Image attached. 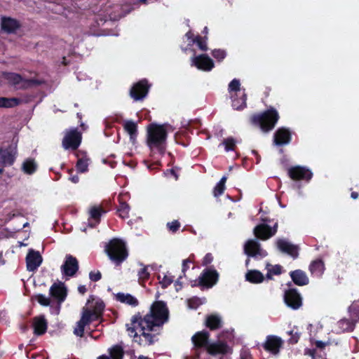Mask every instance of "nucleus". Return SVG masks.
<instances>
[{
    "label": "nucleus",
    "instance_id": "f257e3e1",
    "mask_svg": "<svg viewBox=\"0 0 359 359\" xmlns=\"http://www.w3.org/2000/svg\"><path fill=\"white\" fill-rule=\"evenodd\" d=\"M169 311L166 304L161 301L152 304L149 312L144 318L134 317L131 326L128 327V334L140 344L153 342V335L150 332L162 326L168 321Z\"/></svg>",
    "mask_w": 359,
    "mask_h": 359
},
{
    "label": "nucleus",
    "instance_id": "f03ea898",
    "mask_svg": "<svg viewBox=\"0 0 359 359\" xmlns=\"http://www.w3.org/2000/svg\"><path fill=\"white\" fill-rule=\"evenodd\" d=\"M104 309L103 301L95 296H90L86 306L83 308L80 320L76 323L74 333L79 337H82L86 325L93 320H97L102 316Z\"/></svg>",
    "mask_w": 359,
    "mask_h": 359
},
{
    "label": "nucleus",
    "instance_id": "7ed1b4c3",
    "mask_svg": "<svg viewBox=\"0 0 359 359\" xmlns=\"http://www.w3.org/2000/svg\"><path fill=\"white\" fill-rule=\"evenodd\" d=\"M171 126L169 124L151 123L147 126V144L151 151L163 154L165 151L167 133Z\"/></svg>",
    "mask_w": 359,
    "mask_h": 359
},
{
    "label": "nucleus",
    "instance_id": "20e7f679",
    "mask_svg": "<svg viewBox=\"0 0 359 359\" xmlns=\"http://www.w3.org/2000/svg\"><path fill=\"white\" fill-rule=\"evenodd\" d=\"M208 337L209 334L207 332H199L192 337V341L195 346H205L208 353L212 355H224L231 352V348L222 341L208 344Z\"/></svg>",
    "mask_w": 359,
    "mask_h": 359
},
{
    "label": "nucleus",
    "instance_id": "39448f33",
    "mask_svg": "<svg viewBox=\"0 0 359 359\" xmlns=\"http://www.w3.org/2000/svg\"><path fill=\"white\" fill-rule=\"evenodd\" d=\"M279 118L278 111L271 108L269 110L256 114L252 117V123L260 128L263 132H269L272 130Z\"/></svg>",
    "mask_w": 359,
    "mask_h": 359
},
{
    "label": "nucleus",
    "instance_id": "423d86ee",
    "mask_svg": "<svg viewBox=\"0 0 359 359\" xmlns=\"http://www.w3.org/2000/svg\"><path fill=\"white\" fill-rule=\"evenodd\" d=\"M105 251L109 259L119 264L128 257L125 243L120 239L114 238L106 245Z\"/></svg>",
    "mask_w": 359,
    "mask_h": 359
},
{
    "label": "nucleus",
    "instance_id": "0eeeda50",
    "mask_svg": "<svg viewBox=\"0 0 359 359\" xmlns=\"http://www.w3.org/2000/svg\"><path fill=\"white\" fill-rule=\"evenodd\" d=\"M81 135L76 129L67 131L62 140V146L65 149H76L80 144Z\"/></svg>",
    "mask_w": 359,
    "mask_h": 359
},
{
    "label": "nucleus",
    "instance_id": "6e6552de",
    "mask_svg": "<svg viewBox=\"0 0 359 359\" xmlns=\"http://www.w3.org/2000/svg\"><path fill=\"white\" fill-rule=\"evenodd\" d=\"M192 66L196 67L198 69L203 71H210L214 67L212 60L207 55H201L194 56L191 59Z\"/></svg>",
    "mask_w": 359,
    "mask_h": 359
},
{
    "label": "nucleus",
    "instance_id": "1a4fd4ad",
    "mask_svg": "<svg viewBox=\"0 0 359 359\" xmlns=\"http://www.w3.org/2000/svg\"><path fill=\"white\" fill-rule=\"evenodd\" d=\"M288 175L294 180H310L313 176V173L309 169L299 165L289 168Z\"/></svg>",
    "mask_w": 359,
    "mask_h": 359
},
{
    "label": "nucleus",
    "instance_id": "9d476101",
    "mask_svg": "<svg viewBox=\"0 0 359 359\" xmlns=\"http://www.w3.org/2000/svg\"><path fill=\"white\" fill-rule=\"evenodd\" d=\"M79 269V263L77 259L70 255H68L65 257V260L64 264L61 266V271L64 276H73Z\"/></svg>",
    "mask_w": 359,
    "mask_h": 359
},
{
    "label": "nucleus",
    "instance_id": "9b49d317",
    "mask_svg": "<svg viewBox=\"0 0 359 359\" xmlns=\"http://www.w3.org/2000/svg\"><path fill=\"white\" fill-rule=\"evenodd\" d=\"M245 253L248 256L255 257H264L267 252L260 248L259 243L255 240H249L244 246Z\"/></svg>",
    "mask_w": 359,
    "mask_h": 359
},
{
    "label": "nucleus",
    "instance_id": "f8f14e48",
    "mask_svg": "<svg viewBox=\"0 0 359 359\" xmlns=\"http://www.w3.org/2000/svg\"><path fill=\"white\" fill-rule=\"evenodd\" d=\"M278 224L276 223L273 228H271L269 226L265 224H262L257 225L254 229V233L255 236L262 240H267L273 235L276 234L277 231Z\"/></svg>",
    "mask_w": 359,
    "mask_h": 359
},
{
    "label": "nucleus",
    "instance_id": "ddd939ff",
    "mask_svg": "<svg viewBox=\"0 0 359 359\" xmlns=\"http://www.w3.org/2000/svg\"><path fill=\"white\" fill-rule=\"evenodd\" d=\"M217 272L215 269H207L199 277V285L208 288L212 287L217 283Z\"/></svg>",
    "mask_w": 359,
    "mask_h": 359
},
{
    "label": "nucleus",
    "instance_id": "4468645a",
    "mask_svg": "<svg viewBox=\"0 0 359 359\" xmlns=\"http://www.w3.org/2000/svg\"><path fill=\"white\" fill-rule=\"evenodd\" d=\"M149 88L147 81L142 80L133 86L130 90V96L136 101L142 100L147 96Z\"/></svg>",
    "mask_w": 359,
    "mask_h": 359
},
{
    "label": "nucleus",
    "instance_id": "2eb2a0df",
    "mask_svg": "<svg viewBox=\"0 0 359 359\" xmlns=\"http://www.w3.org/2000/svg\"><path fill=\"white\" fill-rule=\"evenodd\" d=\"M4 75L9 83L18 88H26L31 84L39 83L35 80L24 81L20 75L15 73H5Z\"/></svg>",
    "mask_w": 359,
    "mask_h": 359
},
{
    "label": "nucleus",
    "instance_id": "dca6fc26",
    "mask_svg": "<svg viewBox=\"0 0 359 359\" xmlns=\"http://www.w3.org/2000/svg\"><path fill=\"white\" fill-rule=\"evenodd\" d=\"M17 146L13 145L6 149L0 150V164L4 165H12L16 158Z\"/></svg>",
    "mask_w": 359,
    "mask_h": 359
},
{
    "label": "nucleus",
    "instance_id": "f3484780",
    "mask_svg": "<svg viewBox=\"0 0 359 359\" xmlns=\"http://www.w3.org/2000/svg\"><path fill=\"white\" fill-rule=\"evenodd\" d=\"M282 345L283 340L280 337L275 335H269L266 339L264 347L266 351L274 355H277Z\"/></svg>",
    "mask_w": 359,
    "mask_h": 359
},
{
    "label": "nucleus",
    "instance_id": "a211bd4d",
    "mask_svg": "<svg viewBox=\"0 0 359 359\" xmlns=\"http://www.w3.org/2000/svg\"><path fill=\"white\" fill-rule=\"evenodd\" d=\"M50 295L55 299L59 304L65 301L67 296V290L64 283L61 282L55 283L49 290Z\"/></svg>",
    "mask_w": 359,
    "mask_h": 359
},
{
    "label": "nucleus",
    "instance_id": "6ab92c4d",
    "mask_svg": "<svg viewBox=\"0 0 359 359\" xmlns=\"http://www.w3.org/2000/svg\"><path fill=\"white\" fill-rule=\"evenodd\" d=\"M284 300L285 304L293 309H298L302 306V298L299 294L294 290L286 291Z\"/></svg>",
    "mask_w": 359,
    "mask_h": 359
},
{
    "label": "nucleus",
    "instance_id": "aec40b11",
    "mask_svg": "<svg viewBox=\"0 0 359 359\" xmlns=\"http://www.w3.org/2000/svg\"><path fill=\"white\" fill-rule=\"evenodd\" d=\"M42 257L39 252L30 250L26 257L27 269L29 271H35L42 262Z\"/></svg>",
    "mask_w": 359,
    "mask_h": 359
},
{
    "label": "nucleus",
    "instance_id": "412c9836",
    "mask_svg": "<svg viewBox=\"0 0 359 359\" xmlns=\"http://www.w3.org/2000/svg\"><path fill=\"white\" fill-rule=\"evenodd\" d=\"M277 248L283 252L287 253L294 258L298 256V248L284 239H278L276 241Z\"/></svg>",
    "mask_w": 359,
    "mask_h": 359
},
{
    "label": "nucleus",
    "instance_id": "4be33fe9",
    "mask_svg": "<svg viewBox=\"0 0 359 359\" xmlns=\"http://www.w3.org/2000/svg\"><path fill=\"white\" fill-rule=\"evenodd\" d=\"M291 140L290 130L285 128H279L274 134V143L276 145L287 144Z\"/></svg>",
    "mask_w": 359,
    "mask_h": 359
},
{
    "label": "nucleus",
    "instance_id": "5701e85b",
    "mask_svg": "<svg viewBox=\"0 0 359 359\" xmlns=\"http://www.w3.org/2000/svg\"><path fill=\"white\" fill-rule=\"evenodd\" d=\"M114 298L122 304L133 307L137 306L139 304L137 299L129 293L118 292L114 294Z\"/></svg>",
    "mask_w": 359,
    "mask_h": 359
},
{
    "label": "nucleus",
    "instance_id": "b1692460",
    "mask_svg": "<svg viewBox=\"0 0 359 359\" xmlns=\"http://www.w3.org/2000/svg\"><path fill=\"white\" fill-rule=\"evenodd\" d=\"M34 332L35 334L41 335L47 330V321L43 316H38L34 318Z\"/></svg>",
    "mask_w": 359,
    "mask_h": 359
},
{
    "label": "nucleus",
    "instance_id": "393cba45",
    "mask_svg": "<svg viewBox=\"0 0 359 359\" xmlns=\"http://www.w3.org/2000/svg\"><path fill=\"white\" fill-rule=\"evenodd\" d=\"M290 276L293 282L297 285L302 286L309 283V278L303 271L295 270L292 271Z\"/></svg>",
    "mask_w": 359,
    "mask_h": 359
},
{
    "label": "nucleus",
    "instance_id": "a878e982",
    "mask_svg": "<svg viewBox=\"0 0 359 359\" xmlns=\"http://www.w3.org/2000/svg\"><path fill=\"white\" fill-rule=\"evenodd\" d=\"M19 26L18 22L14 19L10 18H2L1 28L7 33H13Z\"/></svg>",
    "mask_w": 359,
    "mask_h": 359
},
{
    "label": "nucleus",
    "instance_id": "bb28decb",
    "mask_svg": "<svg viewBox=\"0 0 359 359\" xmlns=\"http://www.w3.org/2000/svg\"><path fill=\"white\" fill-rule=\"evenodd\" d=\"M355 323L356 322H354L353 319H351V320L348 319H341L337 323L335 330L338 333L351 332L354 330Z\"/></svg>",
    "mask_w": 359,
    "mask_h": 359
},
{
    "label": "nucleus",
    "instance_id": "cd10ccee",
    "mask_svg": "<svg viewBox=\"0 0 359 359\" xmlns=\"http://www.w3.org/2000/svg\"><path fill=\"white\" fill-rule=\"evenodd\" d=\"M309 271L313 276L320 277L325 271L324 263L320 259L313 261L309 266Z\"/></svg>",
    "mask_w": 359,
    "mask_h": 359
},
{
    "label": "nucleus",
    "instance_id": "c85d7f7f",
    "mask_svg": "<svg viewBox=\"0 0 359 359\" xmlns=\"http://www.w3.org/2000/svg\"><path fill=\"white\" fill-rule=\"evenodd\" d=\"M101 213L102 210L98 207H93L90 209V217L88 219V225L90 227L95 226L100 222Z\"/></svg>",
    "mask_w": 359,
    "mask_h": 359
},
{
    "label": "nucleus",
    "instance_id": "c756f323",
    "mask_svg": "<svg viewBox=\"0 0 359 359\" xmlns=\"http://www.w3.org/2000/svg\"><path fill=\"white\" fill-rule=\"evenodd\" d=\"M37 163L33 158H27L22 163V170L27 175L34 174L37 169Z\"/></svg>",
    "mask_w": 359,
    "mask_h": 359
},
{
    "label": "nucleus",
    "instance_id": "7c9ffc66",
    "mask_svg": "<svg viewBox=\"0 0 359 359\" xmlns=\"http://www.w3.org/2000/svg\"><path fill=\"white\" fill-rule=\"evenodd\" d=\"M125 130L129 134L130 140L133 144L135 143L137 137V125L132 121H127L123 123Z\"/></svg>",
    "mask_w": 359,
    "mask_h": 359
},
{
    "label": "nucleus",
    "instance_id": "2f4dec72",
    "mask_svg": "<svg viewBox=\"0 0 359 359\" xmlns=\"http://www.w3.org/2000/svg\"><path fill=\"white\" fill-rule=\"evenodd\" d=\"M247 280L252 283H259L264 280L263 274L257 270L249 271L245 275Z\"/></svg>",
    "mask_w": 359,
    "mask_h": 359
},
{
    "label": "nucleus",
    "instance_id": "473e14b6",
    "mask_svg": "<svg viewBox=\"0 0 359 359\" xmlns=\"http://www.w3.org/2000/svg\"><path fill=\"white\" fill-rule=\"evenodd\" d=\"M348 312L354 322H359V299L351 304L348 308Z\"/></svg>",
    "mask_w": 359,
    "mask_h": 359
},
{
    "label": "nucleus",
    "instance_id": "72a5a7b5",
    "mask_svg": "<svg viewBox=\"0 0 359 359\" xmlns=\"http://www.w3.org/2000/svg\"><path fill=\"white\" fill-rule=\"evenodd\" d=\"M240 95V98H236L234 97L235 95H231L233 98L232 106L236 109H241L246 105V95L245 92L241 93Z\"/></svg>",
    "mask_w": 359,
    "mask_h": 359
},
{
    "label": "nucleus",
    "instance_id": "f704fd0d",
    "mask_svg": "<svg viewBox=\"0 0 359 359\" xmlns=\"http://www.w3.org/2000/svg\"><path fill=\"white\" fill-rule=\"evenodd\" d=\"M221 318L217 315H210L206 319V325L211 330H215L220 327Z\"/></svg>",
    "mask_w": 359,
    "mask_h": 359
},
{
    "label": "nucleus",
    "instance_id": "c9c22d12",
    "mask_svg": "<svg viewBox=\"0 0 359 359\" xmlns=\"http://www.w3.org/2000/svg\"><path fill=\"white\" fill-rule=\"evenodd\" d=\"M226 177L223 176L220 181L216 184L213 190V194L215 197L221 196L225 190V183L226 181Z\"/></svg>",
    "mask_w": 359,
    "mask_h": 359
},
{
    "label": "nucleus",
    "instance_id": "e433bc0d",
    "mask_svg": "<svg viewBox=\"0 0 359 359\" xmlns=\"http://www.w3.org/2000/svg\"><path fill=\"white\" fill-rule=\"evenodd\" d=\"M19 103L20 100L17 98L0 97V107H13Z\"/></svg>",
    "mask_w": 359,
    "mask_h": 359
},
{
    "label": "nucleus",
    "instance_id": "4c0bfd02",
    "mask_svg": "<svg viewBox=\"0 0 359 359\" xmlns=\"http://www.w3.org/2000/svg\"><path fill=\"white\" fill-rule=\"evenodd\" d=\"M109 353L112 359H122L123 349L118 346H114L109 349Z\"/></svg>",
    "mask_w": 359,
    "mask_h": 359
},
{
    "label": "nucleus",
    "instance_id": "58836bf2",
    "mask_svg": "<svg viewBox=\"0 0 359 359\" xmlns=\"http://www.w3.org/2000/svg\"><path fill=\"white\" fill-rule=\"evenodd\" d=\"M268 272L266 273V278L271 279L273 275H278L281 273V266L280 265H266Z\"/></svg>",
    "mask_w": 359,
    "mask_h": 359
},
{
    "label": "nucleus",
    "instance_id": "ea45409f",
    "mask_svg": "<svg viewBox=\"0 0 359 359\" xmlns=\"http://www.w3.org/2000/svg\"><path fill=\"white\" fill-rule=\"evenodd\" d=\"M129 205L124 202H121L119 207L118 208V212L119 216L123 219L127 218L129 216Z\"/></svg>",
    "mask_w": 359,
    "mask_h": 359
},
{
    "label": "nucleus",
    "instance_id": "a19ab883",
    "mask_svg": "<svg viewBox=\"0 0 359 359\" xmlns=\"http://www.w3.org/2000/svg\"><path fill=\"white\" fill-rule=\"evenodd\" d=\"M238 142L233 137H228L223 140L222 144L224 146L226 151H233Z\"/></svg>",
    "mask_w": 359,
    "mask_h": 359
},
{
    "label": "nucleus",
    "instance_id": "79ce46f5",
    "mask_svg": "<svg viewBox=\"0 0 359 359\" xmlns=\"http://www.w3.org/2000/svg\"><path fill=\"white\" fill-rule=\"evenodd\" d=\"M241 83L239 80L234 79H233L230 83L229 84V93L235 92V95L238 96V93L241 94Z\"/></svg>",
    "mask_w": 359,
    "mask_h": 359
},
{
    "label": "nucleus",
    "instance_id": "37998d69",
    "mask_svg": "<svg viewBox=\"0 0 359 359\" xmlns=\"http://www.w3.org/2000/svg\"><path fill=\"white\" fill-rule=\"evenodd\" d=\"M159 283L163 287H167L170 285L172 281V277L170 274H163V278H161V276H158Z\"/></svg>",
    "mask_w": 359,
    "mask_h": 359
},
{
    "label": "nucleus",
    "instance_id": "c03bdc74",
    "mask_svg": "<svg viewBox=\"0 0 359 359\" xmlns=\"http://www.w3.org/2000/svg\"><path fill=\"white\" fill-rule=\"evenodd\" d=\"M203 302L204 301L203 299L198 297H193L187 301L189 308L192 309H197L200 305L203 304Z\"/></svg>",
    "mask_w": 359,
    "mask_h": 359
},
{
    "label": "nucleus",
    "instance_id": "a18cd8bd",
    "mask_svg": "<svg viewBox=\"0 0 359 359\" xmlns=\"http://www.w3.org/2000/svg\"><path fill=\"white\" fill-rule=\"evenodd\" d=\"M88 160L86 158L79 159L76 163L77 170L80 172H85L88 170Z\"/></svg>",
    "mask_w": 359,
    "mask_h": 359
},
{
    "label": "nucleus",
    "instance_id": "49530a36",
    "mask_svg": "<svg viewBox=\"0 0 359 359\" xmlns=\"http://www.w3.org/2000/svg\"><path fill=\"white\" fill-rule=\"evenodd\" d=\"M191 43H196L198 46V48L201 50L205 51V50H208V46H207V44H206V41L205 40H203L199 36L196 37V39H193L191 41Z\"/></svg>",
    "mask_w": 359,
    "mask_h": 359
},
{
    "label": "nucleus",
    "instance_id": "de8ad7c7",
    "mask_svg": "<svg viewBox=\"0 0 359 359\" xmlns=\"http://www.w3.org/2000/svg\"><path fill=\"white\" fill-rule=\"evenodd\" d=\"M35 299L42 306H48L50 303V299L43 294H37Z\"/></svg>",
    "mask_w": 359,
    "mask_h": 359
},
{
    "label": "nucleus",
    "instance_id": "09e8293b",
    "mask_svg": "<svg viewBox=\"0 0 359 359\" xmlns=\"http://www.w3.org/2000/svg\"><path fill=\"white\" fill-rule=\"evenodd\" d=\"M212 55L215 59L218 60L219 61H222L223 59H224L226 54L224 50L217 49V50H214L212 51Z\"/></svg>",
    "mask_w": 359,
    "mask_h": 359
},
{
    "label": "nucleus",
    "instance_id": "8fccbe9b",
    "mask_svg": "<svg viewBox=\"0 0 359 359\" xmlns=\"http://www.w3.org/2000/svg\"><path fill=\"white\" fill-rule=\"evenodd\" d=\"M139 278L142 280H147L149 276V273L147 271V267L141 269L138 273Z\"/></svg>",
    "mask_w": 359,
    "mask_h": 359
},
{
    "label": "nucleus",
    "instance_id": "3c124183",
    "mask_svg": "<svg viewBox=\"0 0 359 359\" xmlns=\"http://www.w3.org/2000/svg\"><path fill=\"white\" fill-rule=\"evenodd\" d=\"M90 279L93 281H97L101 278V273L100 271H91L89 274Z\"/></svg>",
    "mask_w": 359,
    "mask_h": 359
},
{
    "label": "nucleus",
    "instance_id": "603ef678",
    "mask_svg": "<svg viewBox=\"0 0 359 359\" xmlns=\"http://www.w3.org/2000/svg\"><path fill=\"white\" fill-rule=\"evenodd\" d=\"M290 334L291 335V338L290 339V341L291 343H297L298 341V339L299 338V334L297 332H294V330H292L290 332Z\"/></svg>",
    "mask_w": 359,
    "mask_h": 359
},
{
    "label": "nucleus",
    "instance_id": "864d4df0",
    "mask_svg": "<svg viewBox=\"0 0 359 359\" xmlns=\"http://www.w3.org/2000/svg\"><path fill=\"white\" fill-rule=\"evenodd\" d=\"M167 225L170 230L172 231H177L180 226V223L177 221H173L172 222L168 223Z\"/></svg>",
    "mask_w": 359,
    "mask_h": 359
},
{
    "label": "nucleus",
    "instance_id": "5fc2aeb1",
    "mask_svg": "<svg viewBox=\"0 0 359 359\" xmlns=\"http://www.w3.org/2000/svg\"><path fill=\"white\" fill-rule=\"evenodd\" d=\"M213 260V257L211 254H207L203 259V265H208L210 264Z\"/></svg>",
    "mask_w": 359,
    "mask_h": 359
},
{
    "label": "nucleus",
    "instance_id": "6e6d98bb",
    "mask_svg": "<svg viewBox=\"0 0 359 359\" xmlns=\"http://www.w3.org/2000/svg\"><path fill=\"white\" fill-rule=\"evenodd\" d=\"M191 260L189 259H184L182 263V272L184 273L188 269V263H190Z\"/></svg>",
    "mask_w": 359,
    "mask_h": 359
},
{
    "label": "nucleus",
    "instance_id": "4d7b16f0",
    "mask_svg": "<svg viewBox=\"0 0 359 359\" xmlns=\"http://www.w3.org/2000/svg\"><path fill=\"white\" fill-rule=\"evenodd\" d=\"M186 37L187 38V39L189 41V45H192L193 43H191V41L193 39H196V38H194V34L191 32H188L187 34H186Z\"/></svg>",
    "mask_w": 359,
    "mask_h": 359
},
{
    "label": "nucleus",
    "instance_id": "13d9d810",
    "mask_svg": "<svg viewBox=\"0 0 359 359\" xmlns=\"http://www.w3.org/2000/svg\"><path fill=\"white\" fill-rule=\"evenodd\" d=\"M69 179L74 184L78 183L79 181V178L77 175H71Z\"/></svg>",
    "mask_w": 359,
    "mask_h": 359
},
{
    "label": "nucleus",
    "instance_id": "bf43d9fd",
    "mask_svg": "<svg viewBox=\"0 0 359 359\" xmlns=\"http://www.w3.org/2000/svg\"><path fill=\"white\" fill-rule=\"evenodd\" d=\"M78 290L80 293L84 294L86 292V287L85 285H80L78 287Z\"/></svg>",
    "mask_w": 359,
    "mask_h": 359
},
{
    "label": "nucleus",
    "instance_id": "052dcab7",
    "mask_svg": "<svg viewBox=\"0 0 359 359\" xmlns=\"http://www.w3.org/2000/svg\"><path fill=\"white\" fill-rule=\"evenodd\" d=\"M175 285L176 290L178 291L181 288V285L180 284L179 280H177L175 282Z\"/></svg>",
    "mask_w": 359,
    "mask_h": 359
},
{
    "label": "nucleus",
    "instance_id": "680f3d73",
    "mask_svg": "<svg viewBox=\"0 0 359 359\" xmlns=\"http://www.w3.org/2000/svg\"><path fill=\"white\" fill-rule=\"evenodd\" d=\"M351 198L353 199H357L358 198V194L357 192H352Z\"/></svg>",
    "mask_w": 359,
    "mask_h": 359
},
{
    "label": "nucleus",
    "instance_id": "e2e57ef3",
    "mask_svg": "<svg viewBox=\"0 0 359 359\" xmlns=\"http://www.w3.org/2000/svg\"><path fill=\"white\" fill-rule=\"evenodd\" d=\"M168 174H170V175H174V176H175V180H177V177L175 175V172H174V170H168Z\"/></svg>",
    "mask_w": 359,
    "mask_h": 359
},
{
    "label": "nucleus",
    "instance_id": "0e129e2a",
    "mask_svg": "<svg viewBox=\"0 0 359 359\" xmlns=\"http://www.w3.org/2000/svg\"><path fill=\"white\" fill-rule=\"evenodd\" d=\"M323 346H324V344L322 341H317V346L323 347Z\"/></svg>",
    "mask_w": 359,
    "mask_h": 359
},
{
    "label": "nucleus",
    "instance_id": "69168bd1",
    "mask_svg": "<svg viewBox=\"0 0 359 359\" xmlns=\"http://www.w3.org/2000/svg\"><path fill=\"white\" fill-rule=\"evenodd\" d=\"M97 359H109V358H108L106 355H102V356L98 357Z\"/></svg>",
    "mask_w": 359,
    "mask_h": 359
},
{
    "label": "nucleus",
    "instance_id": "338daca9",
    "mask_svg": "<svg viewBox=\"0 0 359 359\" xmlns=\"http://www.w3.org/2000/svg\"><path fill=\"white\" fill-rule=\"evenodd\" d=\"M203 33L205 34H208V28L207 27L204 28Z\"/></svg>",
    "mask_w": 359,
    "mask_h": 359
},
{
    "label": "nucleus",
    "instance_id": "774afa93",
    "mask_svg": "<svg viewBox=\"0 0 359 359\" xmlns=\"http://www.w3.org/2000/svg\"><path fill=\"white\" fill-rule=\"evenodd\" d=\"M4 172L3 168H0V174H1Z\"/></svg>",
    "mask_w": 359,
    "mask_h": 359
}]
</instances>
